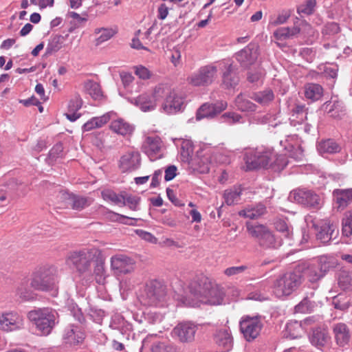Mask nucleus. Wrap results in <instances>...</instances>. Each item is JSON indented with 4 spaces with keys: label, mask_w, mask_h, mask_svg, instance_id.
I'll return each mask as SVG.
<instances>
[{
    "label": "nucleus",
    "mask_w": 352,
    "mask_h": 352,
    "mask_svg": "<svg viewBox=\"0 0 352 352\" xmlns=\"http://www.w3.org/2000/svg\"><path fill=\"white\" fill-rule=\"evenodd\" d=\"M224 292L217 286H212L206 282L203 286L191 284L189 292L179 300L184 305L189 307H199L201 304L217 305L222 303Z\"/></svg>",
    "instance_id": "obj_1"
},
{
    "label": "nucleus",
    "mask_w": 352,
    "mask_h": 352,
    "mask_svg": "<svg viewBox=\"0 0 352 352\" xmlns=\"http://www.w3.org/2000/svg\"><path fill=\"white\" fill-rule=\"evenodd\" d=\"M27 317L38 331L43 335H48L58 322V313L50 308H41L32 310Z\"/></svg>",
    "instance_id": "obj_2"
},
{
    "label": "nucleus",
    "mask_w": 352,
    "mask_h": 352,
    "mask_svg": "<svg viewBox=\"0 0 352 352\" xmlns=\"http://www.w3.org/2000/svg\"><path fill=\"white\" fill-rule=\"evenodd\" d=\"M58 270L53 266L43 267L38 270L31 282V286L36 289L52 292L56 294L58 290Z\"/></svg>",
    "instance_id": "obj_3"
},
{
    "label": "nucleus",
    "mask_w": 352,
    "mask_h": 352,
    "mask_svg": "<svg viewBox=\"0 0 352 352\" xmlns=\"http://www.w3.org/2000/svg\"><path fill=\"white\" fill-rule=\"evenodd\" d=\"M100 254V251L97 248H84L72 252L67 261L72 264L80 274H89L91 263Z\"/></svg>",
    "instance_id": "obj_4"
},
{
    "label": "nucleus",
    "mask_w": 352,
    "mask_h": 352,
    "mask_svg": "<svg viewBox=\"0 0 352 352\" xmlns=\"http://www.w3.org/2000/svg\"><path fill=\"white\" fill-rule=\"evenodd\" d=\"M300 272H287L277 278L273 285V292L277 297L289 296L300 285Z\"/></svg>",
    "instance_id": "obj_5"
},
{
    "label": "nucleus",
    "mask_w": 352,
    "mask_h": 352,
    "mask_svg": "<svg viewBox=\"0 0 352 352\" xmlns=\"http://www.w3.org/2000/svg\"><path fill=\"white\" fill-rule=\"evenodd\" d=\"M218 76V68L214 64L208 65L199 68L188 78V82L193 86H208Z\"/></svg>",
    "instance_id": "obj_6"
},
{
    "label": "nucleus",
    "mask_w": 352,
    "mask_h": 352,
    "mask_svg": "<svg viewBox=\"0 0 352 352\" xmlns=\"http://www.w3.org/2000/svg\"><path fill=\"white\" fill-rule=\"evenodd\" d=\"M24 318L16 311H9L0 314V329L6 332L20 331L24 328Z\"/></svg>",
    "instance_id": "obj_7"
},
{
    "label": "nucleus",
    "mask_w": 352,
    "mask_h": 352,
    "mask_svg": "<svg viewBox=\"0 0 352 352\" xmlns=\"http://www.w3.org/2000/svg\"><path fill=\"white\" fill-rule=\"evenodd\" d=\"M273 156L270 149H260L251 151L245 156V163L248 169H255L267 167L270 165Z\"/></svg>",
    "instance_id": "obj_8"
},
{
    "label": "nucleus",
    "mask_w": 352,
    "mask_h": 352,
    "mask_svg": "<svg viewBox=\"0 0 352 352\" xmlns=\"http://www.w3.org/2000/svg\"><path fill=\"white\" fill-rule=\"evenodd\" d=\"M262 327V322L257 316H245L240 322V330L248 342H251L256 338L260 334Z\"/></svg>",
    "instance_id": "obj_9"
},
{
    "label": "nucleus",
    "mask_w": 352,
    "mask_h": 352,
    "mask_svg": "<svg viewBox=\"0 0 352 352\" xmlns=\"http://www.w3.org/2000/svg\"><path fill=\"white\" fill-rule=\"evenodd\" d=\"M165 296L164 289L157 283H150L146 286L140 301L144 305L157 306Z\"/></svg>",
    "instance_id": "obj_10"
},
{
    "label": "nucleus",
    "mask_w": 352,
    "mask_h": 352,
    "mask_svg": "<svg viewBox=\"0 0 352 352\" xmlns=\"http://www.w3.org/2000/svg\"><path fill=\"white\" fill-rule=\"evenodd\" d=\"M162 146L163 142L159 136L147 135L142 143V149L151 160L155 161L162 156Z\"/></svg>",
    "instance_id": "obj_11"
},
{
    "label": "nucleus",
    "mask_w": 352,
    "mask_h": 352,
    "mask_svg": "<svg viewBox=\"0 0 352 352\" xmlns=\"http://www.w3.org/2000/svg\"><path fill=\"white\" fill-rule=\"evenodd\" d=\"M197 326L192 322H180L172 331V335L180 342L190 343L195 340Z\"/></svg>",
    "instance_id": "obj_12"
},
{
    "label": "nucleus",
    "mask_w": 352,
    "mask_h": 352,
    "mask_svg": "<svg viewBox=\"0 0 352 352\" xmlns=\"http://www.w3.org/2000/svg\"><path fill=\"white\" fill-rule=\"evenodd\" d=\"M289 197L296 202L308 207L316 208L321 204L322 199L311 190L298 189L290 193Z\"/></svg>",
    "instance_id": "obj_13"
},
{
    "label": "nucleus",
    "mask_w": 352,
    "mask_h": 352,
    "mask_svg": "<svg viewBox=\"0 0 352 352\" xmlns=\"http://www.w3.org/2000/svg\"><path fill=\"white\" fill-rule=\"evenodd\" d=\"M111 268L117 275L129 274L134 270L135 262L126 255H115L111 258Z\"/></svg>",
    "instance_id": "obj_14"
},
{
    "label": "nucleus",
    "mask_w": 352,
    "mask_h": 352,
    "mask_svg": "<svg viewBox=\"0 0 352 352\" xmlns=\"http://www.w3.org/2000/svg\"><path fill=\"white\" fill-rule=\"evenodd\" d=\"M184 105V97L177 91L173 89L164 98L162 109L168 114H174L181 111Z\"/></svg>",
    "instance_id": "obj_15"
},
{
    "label": "nucleus",
    "mask_w": 352,
    "mask_h": 352,
    "mask_svg": "<svg viewBox=\"0 0 352 352\" xmlns=\"http://www.w3.org/2000/svg\"><path fill=\"white\" fill-rule=\"evenodd\" d=\"M109 129L118 135L127 138L131 137L135 131V126L122 118L112 117Z\"/></svg>",
    "instance_id": "obj_16"
},
{
    "label": "nucleus",
    "mask_w": 352,
    "mask_h": 352,
    "mask_svg": "<svg viewBox=\"0 0 352 352\" xmlns=\"http://www.w3.org/2000/svg\"><path fill=\"white\" fill-rule=\"evenodd\" d=\"M236 59L241 67L248 68L253 65L258 56V47L254 44H250L236 54Z\"/></svg>",
    "instance_id": "obj_17"
},
{
    "label": "nucleus",
    "mask_w": 352,
    "mask_h": 352,
    "mask_svg": "<svg viewBox=\"0 0 352 352\" xmlns=\"http://www.w3.org/2000/svg\"><path fill=\"white\" fill-rule=\"evenodd\" d=\"M227 106V102L225 101H219L215 104L205 103L198 109L196 116L197 120H201L204 118H213L225 110Z\"/></svg>",
    "instance_id": "obj_18"
},
{
    "label": "nucleus",
    "mask_w": 352,
    "mask_h": 352,
    "mask_svg": "<svg viewBox=\"0 0 352 352\" xmlns=\"http://www.w3.org/2000/svg\"><path fill=\"white\" fill-rule=\"evenodd\" d=\"M154 28L155 24L144 32L141 30H137L131 41V47L136 50H145L148 51V49L145 45H148L151 41L152 38L151 34Z\"/></svg>",
    "instance_id": "obj_19"
},
{
    "label": "nucleus",
    "mask_w": 352,
    "mask_h": 352,
    "mask_svg": "<svg viewBox=\"0 0 352 352\" xmlns=\"http://www.w3.org/2000/svg\"><path fill=\"white\" fill-rule=\"evenodd\" d=\"M140 165V155L138 152L131 151L124 154L120 160L119 167L122 172L132 171Z\"/></svg>",
    "instance_id": "obj_20"
},
{
    "label": "nucleus",
    "mask_w": 352,
    "mask_h": 352,
    "mask_svg": "<svg viewBox=\"0 0 352 352\" xmlns=\"http://www.w3.org/2000/svg\"><path fill=\"white\" fill-rule=\"evenodd\" d=\"M131 102L144 112L153 111L157 107L155 99L153 98L151 94L148 93H143L133 98Z\"/></svg>",
    "instance_id": "obj_21"
},
{
    "label": "nucleus",
    "mask_w": 352,
    "mask_h": 352,
    "mask_svg": "<svg viewBox=\"0 0 352 352\" xmlns=\"http://www.w3.org/2000/svg\"><path fill=\"white\" fill-rule=\"evenodd\" d=\"M84 338V333L78 325L70 324L64 331L63 339L70 344H79L82 342Z\"/></svg>",
    "instance_id": "obj_22"
},
{
    "label": "nucleus",
    "mask_w": 352,
    "mask_h": 352,
    "mask_svg": "<svg viewBox=\"0 0 352 352\" xmlns=\"http://www.w3.org/2000/svg\"><path fill=\"white\" fill-rule=\"evenodd\" d=\"M214 341L223 351H230L232 347L233 339L228 328L218 329L214 334Z\"/></svg>",
    "instance_id": "obj_23"
},
{
    "label": "nucleus",
    "mask_w": 352,
    "mask_h": 352,
    "mask_svg": "<svg viewBox=\"0 0 352 352\" xmlns=\"http://www.w3.org/2000/svg\"><path fill=\"white\" fill-rule=\"evenodd\" d=\"M300 32V28L298 26H293L292 28L282 27L276 29L274 33L273 36L276 43L278 46H280V41H284L288 39H292L296 37Z\"/></svg>",
    "instance_id": "obj_24"
},
{
    "label": "nucleus",
    "mask_w": 352,
    "mask_h": 352,
    "mask_svg": "<svg viewBox=\"0 0 352 352\" xmlns=\"http://www.w3.org/2000/svg\"><path fill=\"white\" fill-rule=\"evenodd\" d=\"M333 331L338 345L344 346L349 343L351 336L349 329L345 324L338 323L335 324Z\"/></svg>",
    "instance_id": "obj_25"
},
{
    "label": "nucleus",
    "mask_w": 352,
    "mask_h": 352,
    "mask_svg": "<svg viewBox=\"0 0 352 352\" xmlns=\"http://www.w3.org/2000/svg\"><path fill=\"white\" fill-rule=\"evenodd\" d=\"M333 194L338 208L340 210L344 209L352 203V188L336 189Z\"/></svg>",
    "instance_id": "obj_26"
},
{
    "label": "nucleus",
    "mask_w": 352,
    "mask_h": 352,
    "mask_svg": "<svg viewBox=\"0 0 352 352\" xmlns=\"http://www.w3.org/2000/svg\"><path fill=\"white\" fill-rule=\"evenodd\" d=\"M327 270L326 265L317 263L309 265L304 273L309 278V281L316 282L324 276Z\"/></svg>",
    "instance_id": "obj_27"
},
{
    "label": "nucleus",
    "mask_w": 352,
    "mask_h": 352,
    "mask_svg": "<svg viewBox=\"0 0 352 352\" xmlns=\"http://www.w3.org/2000/svg\"><path fill=\"white\" fill-rule=\"evenodd\" d=\"M330 340L328 331L325 329H316L313 331L310 336L311 343L316 347L320 348L326 345Z\"/></svg>",
    "instance_id": "obj_28"
},
{
    "label": "nucleus",
    "mask_w": 352,
    "mask_h": 352,
    "mask_svg": "<svg viewBox=\"0 0 352 352\" xmlns=\"http://www.w3.org/2000/svg\"><path fill=\"white\" fill-rule=\"evenodd\" d=\"M336 228V226L329 221H324L316 234L317 239L323 243L329 242L332 238Z\"/></svg>",
    "instance_id": "obj_29"
},
{
    "label": "nucleus",
    "mask_w": 352,
    "mask_h": 352,
    "mask_svg": "<svg viewBox=\"0 0 352 352\" xmlns=\"http://www.w3.org/2000/svg\"><path fill=\"white\" fill-rule=\"evenodd\" d=\"M313 321L312 318H307L302 322L295 321L288 323L287 324V331L289 332L290 338L294 339L300 337L302 332V326L309 324Z\"/></svg>",
    "instance_id": "obj_30"
},
{
    "label": "nucleus",
    "mask_w": 352,
    "mask_h": 352,
    "mask_svg": "<svg viewBox=\"0 0 352 352\" xmlns=\"http://www.w3.org/2000/svg\"><path fill=\"white\" fill-rule=\"evenodd\" d=\"M320 154H333L339 153L341 147L334 140L329 139L320 142L317 146Z\"/></svg>",
    "instance_id": "obj_31"
},
{
    "label": "nucleus",
    "mask_w": 352,
    "mask_h": 352,
    "mask_svg": "<svg viewBox=\"0 0 352 352\" xmlns=\"http://www.w3.org/2000/svg\"><path fill=\"white\" fill-rule=\"evenodd\" d=\"M117 31L113 28H99L94 30V34L98 35L94 41L96 46H99L103 43L111 39L116 34Z\"/></svg>",
    "instance_id": "obj_32"
},
{
    "label": "nucleus",
    "mask_w": 352,
    "mask_h": 352,
    "mask_svg": "<svg viewBox=\"0 0 352 352\" xmlns=\"http://www.w3.org/2000/svg\"><path fill=\"white\" fill-rule=\"evenodd\" d=\"M266 212V208L264 205L259 204L255 207H247L241 210L239 214L240 216L249 218L256 219L264 214Z\"/></svg>",
    "instance_id": "obj_33"
},
{
    "label": "nucleus",
    "mask_w": 352,
    "mask_h": 352,
    "mask_svg": "<svg viewBox=\"0 0 352 352\" xmlns=\"http://www.w3.org/2000/svg\"><path fill=\"white\" fill-rule=\"evenodd\" d=\"M323 94L322 87L315 83H309L305 86V96L313 101L319 100Z\"/></svg>",
    "instance_id": "obj_34"
},
{
    "label": "nucleus",
    "mask_w": 352,
    "mask_h": 352,
    "mask_svg": "<svg viewBox=\"0 0 352 352\" xmlns=\"http://www.w3.org/2000/svg\"><path fill=\"white\" fill-rule=\"evenodd\" d=\"M242 192L243 189L241 186H234L226 190L223 194L226 203L229 206L236 204L240 200Z\"/></svg>",
    "instance_id": "obj_35"
},
{
    "label": "nucleus",
    "mask_w": 352,
    "mask_h": 352,
    "mask_svg": "<svg viewBox=\"0 0 352 352\" xmlns=\"http://www.w3.org/2000/svg\"><path fill=\"white\" fill-rule=\"evenodd\" d=\"M67 200L68 204L74 210H82L90 204L87 198L74 195H67Z\"/></svg>",
    "instance_id": "obj_36"
},
{
    "label": "nucleus",
    "mask_w": 352,
    "mask_h": 352,
    "mask_svg": "<svg viewBox=\"0 0 352 352\" xmlns=\"http://www.w3.org/2000/svg\"><path fill=\"white\" fill-rule=\"evenodd\" d=\"M235 105L241 111H254L256 106L246 98L243 94H239L235 99Z\"/></svg>",
    "instance_id": "obj_37"
},
{
    "label": "nucleus",
    "mask_w": 352,
    "mask_h": 352,
    "mask_svg": "<svg viewBox=\"0 0 352 352\" xmlns=\"http://www.w3.org/2000/svg\"><path fill=\"white\" fill-rule=\"evenodd\" d=\"M173 89L167 83H160L153 88L151 95L157 103L160 99L166 98Z\"/></svg>",
    "instance_id": "obj_38"
},
{
    "label": "nucleus",
    "mask_w": 352,
    "mask_h": 352,
    "mask_svg": "<svg viewBox=\"0 0 352 352\" xmlns=\"http://www.w3.org/2000/svg\"><path fill=\"white\" fill-rule=\"evenodd\" d=\"M258 241L260 245L265 248H276L280 245L270 230Z\"/></svg>",
    "instance_id": "obj_39"
},
{
    "label": "nucleus",
    "mask_w": 352,
    "mask_h": 352,
    "mask_svg": "<svg viewBox=\"0 0 352 352\" xmlns=\"http://www.w3.org/2000/svg\"><path fill=\"white\" fill-rule=\"evenodd\" d=\"M247 229L249 234L256 238L258 241L269 230L266 226L261 224L247 223Z\"/></svg>",
    "instance_id": "obj_40"
},
{
    "label": "nucleus",
    "mask_w": 352,
    "mask_h": 352,
    "mask_svg": "<svg viewBox=\"0 0 352 352\" xmlns=\"http://www.w3.org/2000/svg\"><path fill=\"white\" fill-rule=\"evenodd\" d=\"M251 98L261 104H266L274 99V94L272 90L267 89L253 94Z\"/></svg>",
    "instance_id": "obj_41"
},
{
    "label": "nucleus",
    "mask_w": 352,
    "mask_h": 352,
    "mask_svg": "<svg viewBox=\"0 0 352 352\" xmlns=\"http://www.w3.org/2000/svg\"><path fill=\"white\" fill-rule=\"evenodd\" d=\"M193 153L192 143L189 140H184L181 145V159L182 162L190 163Z\"/></svg>",
    "instance_id": "obj_42"
},
{
    "label": "nucleus",
    "mask_w": 352,
    "mask_h": 352,
    "mask_svg": "<svg viewBox=\"0 0 352 352\" xmlns=\"http://www.w3.org/2000/svg\"><path fill=\"white\" fill-rule=\"evenodd\" d=\"M231 65L229 66L228 72L223 75V84L227 88L234 87L239 82V77L231 72Z\"/></svg>",
    "instance_id": "obj_43"
},
{
    "label": "nucleus",
    "mask_w": 352,
    "mask_h": 352,
    "mask_svg": "<svg viewBox=\"0 0 352 352\" xmlns=\"http://www.w3.org/2000/svg\"><path fill=\"white\" fill-rule=\"evenodd\" d=\"M151 352H179V350L174 344L163 342L153 344Z\"/></svg>",
    "instance_id": "obj_44"
},
{
    "label": "nucleus",
    "mask_w": 352,
    "mask_h": 352,
    "mask_svg": "<svg viewBox=\"0 0 352 352\" xmlns=\"http://www.w3.org/2000/svg\"><path fill=\"white\" fill-rule=\"evenodd\" d=\"M88 94L94 99L100 100L102 97L100 86L96 82L89 81L85 85Z\"/></svg>",
    "instance_id": "obj_45"
},
{
    "label": "nucleus",
    "mask_w": 352,
    "mask_h": 352,
    "mask_svg": "<svg viewBox=\"0 0 352 352\" xmlns=\"http://www.w3.org/2000/svg\"><path fill=\"white\" fill-rule=\"evenodd\" d=\"M102 197L105 201H109L120 206L121 203L124 202V196L117 195L111 190H104L102 192Z\"/></svg>",
    "instance_id": "obj_46"
},
{
    "label": "nucleus",
    "mask_w": 352,
    "mask_h": 352,
    "mask_svg": "<svg viewBox=\"0 0 352 352\" xmlns=\"http://www.w3.org/2000/svg\"><path fill=\"white\" fill-rule=\"evenodd\" d=\"M63 37L60 35L54 36L49 42L46 52L47 54H52L58 52L61 47L63 44Z\"/></svg>",
    "instance_id": "obj_47"
},
{
    "label": "nucleus",
    "mask_w": 352,
    "mask_h": 352,
    "mask_svg": "<svg viewBox=\"0 0 352 352\" xmlns=\"http://www.w3.org/2000/svg\"><path fill=\"white\" fill-rule=\"evenodd\" d=\"M314 305L308 298H305L295 307V311L298 313H307L312 311Z\"/></svg>",
    "instance_id": "obj_48"
},
{
    "label": "nucleus",
    "mask_w": 352,
    "mask_h": 352,
    "mask_svg": "<svg viewBox=\"0 0 352 352\" xmlns=\"http://www.w3.org/2000/svg\"><path fill=\"white\" fill-rule=\"evenodd\" d=\"M134 72L140 79L148 80L152 76V72L143 65H138L134 67Z\"/></svg>",
    "instance_id": "obj_49"
},
{
    "label": "nucleus",
    "mask_w": 352,
    "mask_h": 352,
    "mask_svg": "<svg viewBox=\"0 0 352 352\" xmlns=\"http://www.w3.org/2000/svg\"><path fill=\"white\" fill-rule=\"evenodd\" d=\"M113 116H116V113L113 111H110L102 115V116L94 117V118L95 120V126H97V128L102 127L109 120H111Z\"/></svg>",
    "instance_id": "obj_50"
},
{
    "label": "nucleus",
    "mask_w": 352,
    "mask_h": 352,
    "mask_svg": "<svg viewBox=\"0 0 352 352\" xmlns=\"http://www.w3.org/2000/svg\"><path fill=\"white\" fill-rule=\"evenodd\" d=\"M140 199L138 197L127 195L124 196V202L120 204V206H128L132 210H137Z\"/></svg>",
    "instance_id": "obj_51"
},
{
    "label": "nucleus",
    "mask_w": 352,
    "mask_h": 352,
    "mask_svg": "<svg viewBox=\"0 0 352 352\" xmlns=\"http://www.w3.org/2000/svg\"><path fill=\"white\" fill-rule=\"evenodd\" d=\"M320 69L322 74L327 78H335L337 76V65H324Z\"/></svg>",
    "instance_id": "obj_52"
},
{
    "label": "nucleus",
    "mask_w": 352,
    "mask_h": 352,
    "mask_svg": "<svg viewBox=\"0 0 352 352\" xmlns=\"http://www.w3.org/2000/svg\"><path fill=\"white\" fill-rule=\"evenodd\" d=\"M316 2V0H307L298 8V12L305 14H311L314 10Z\"/></svg>",
    "instance_id": "obj_53"
},
{
    "label": "nucleus",
    "mask_w": 352,
    "mask_h": 352,
    "mask_svg": "<svg viewBox=\"0 0 352 352\" xmlns=\"http://www.w3.org/2000/svg\"><path fill=\"white\" fill-rule=\"evenodd\" d=\"M94 273L98 282H101L104 279V263L101 261H97L94 267Z\"/></svg>",
    "instance_id": "obj_54"
},
{
    "label": "nucleus",
    "mask_w": 352,
    "mask_h": 352,
    "mask_svg": "<svg viewBox=\"0 0 352 352\" xmlns=\"http://www.w3.org/2000/svg\"><path fill=\"white\" fill-rule=\"evenodd\" d=\"M287 161L285 155H275L273 153L272 161L270 165L272 166L274 164V166H277L278 169H282L287 165Z\"/></svg>",
    "instance_id": "obj_55"
},
{
    "label": "nucleus",
    "mask_w": 352,
    "mask_h": 352,
    "mask_svg": "<svg viewBox=\"0 0 352 352\" xmlns=\"http://www.w3.org/2000/svg\"><path fill=\"white\" fill-rule=\"evenodd\" d=\"M82 104V100L78 94H76L72 98L68 104L69 111H78Z\"/></svg>",
    "instance_id": "obj_56"
},
{
    "label": "nucleus",
    "mask_w": 352,
    "mask_h": 352,
    "mask_svg": "<svg viewBox=\"0 0 352 352\" xmlns=\"http://www.w3.org/2000/svg\"><path fill=\"white\" fill-rule=\"evenodd\" d=\"M248 269L246 265H241V266H234L226 268L224 270V274L228 276H236L238 274H242Z\"/></svg>",
    "instance_id": "obj_57"
},
{
    "label": "nucleus",
    "mask_w": 352,
    "mask_h": 352,
    "mask_svg": "<svg viewBox=\"0 0 352 352\" xmlns=\"http://www.w3.org/2000/svg\"><path fill=\"white\" fill-rule=\"evenodd\" d=\"M221 118L224 119L225 121L230 124L241 122V120H242L241 115L234 112L226 113L221 116Z\"/></svg>",
    "instance_id": "obj_58"
},
{
    "label": "nucleus",
    "mask_w": 352,
    "mask_h": 352,
    "mask_svg": "<svg viewBox=\"0 0 352 352\" xmlns=\"http://www.w3.org/2000/svg\"><path fill=\"white\" fill-rule=\"evenodd\" d=\"M285 149L288 151V153L291 157L299 160L302 157V150L300 147L294 148L293 145L289 146H285Z\"/></svg>",
    "instance_id": "obj_59"
},
{
    "label": "nucleus",
    "mask_w": 352,
    "mask_h": 352,
    "mask_svg": "<svg viewBox=\"0 0 352 352\" xmlns=\"http://www.w3.org/2000/svg\"><path fill=\"white\" fill-rule=\"evenodd\" d=\"M340 28L336 23H330L327 24L322 30V33L327 35H333L338 33Z\"/></svg>",
    "instance_id": "obj_60"
},
{
    "label": "nucleus",
    "mask_w": 352,
    "mask_h": 352,
    "mask_svg": "<svg viewBox=\"0 0 352 352\" xmlns=\"http://www.w3.org/2000/svg\"><path fill=\"white\" fill-rule=\"evenodd\" d=\"M136 234L142 239L155 243L157 241V239L151 233L147 232L142 230H135Z\"/></svg>",
    "instance_id": "obj_61"
},
{
    "label": "nucleus",
    "mask_w": 352,
    "mask_h": 352,
    "mask_svg": "<svg viewBox=\"0 0 352 352\" xmlns=\"http://www.w3.org/2000/svg\"><path fill=\"white\" fill-rule=\"evenodd\" d=\"M276 228L277 230L282 232L285 237H289L292 234L289 227L284 221H278L276 223Z\"/></svg>",
    "instance_id": "obj_62"
},
{
    "label": "nucleus",
    "mask_w": 352,
    "mask_h": 352,
    "mask_svg": "<svg viewBox=\"0 0 352 352\" xmlns=\"http://www.w3.org/2000/svg\"><path fill=\"white\" fill-rule=\"evenodd\" d=\"M168 14V8L165 3H162L157 8V17L161 20L165 19Z\"/></svg>",
    "instance_id": "obj_63"
},
{
    "label": "nucleus",
    "mask_w": 352,
    "mask_h": 352,
    "mask_svg": "<svg viewBox=\"0 0 352 352\" xmlns=\"http://www.w3.org/2000/svg\"><path fill=\"white\" fill-rule=\"evenodd\" d=\"M177 167L175 166H170L165 170L164 179L166 181L172 180L177 175Z\"/></svg>",
    "instance_id": "obj_64"
}]
</instances>
